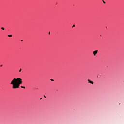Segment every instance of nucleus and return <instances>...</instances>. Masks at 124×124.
<instances>
[{"instance_id":"obj_6","label":"nucleus","mask_w":124,"mask_h":124,"mask_svg":"<svg viewBox=\"0 0 124 124\" xmlns=\"http://www.w3.org/2000/svg\"><path fill=\"white\" fill-rule=\"evenodd\" d=\"M21 71H22V69H20L19 70V72H21Z\"/></svg>"},{"instance_id":"obj_15","label":"nucleus","mask_w":124,"mask_h":124,"mask_svg":"<svg viewBox=\"0 0 124 124\" xmlns=\"http://www.w3.org/2000/svg\"><path fill=\"white\" fill-rule=\"evenodd\" d=\"M21 41H23V40H21Z\"/></svg>"},{"instance_id":"obj_8","label":"nucleus","mask_w":124,"mask_h":124,"mask_svg":"<svg viewBox=\"0 0 124 124\" xmlns=\"http://www.w3.org/2000/svg\"><path fill=\"white\" fill-rule=\"evenodd\" d=\"M1 30H4V27H2L1 28Z\"/></svg>"},{"instance_id":"obj_12","label":"nucleus","mask_w":124,"mask_h":124,"mask_svg":"<svg viewBox=\"0 0 124 124\" xmlns=\"http://www.w3.org/2000/svg\"><path fill=\"white\" fill-rule=\"evenodd\" d=\"M50 32H49L48 34H50Z\"/></svg>"},{"instance_id":"obj_14","label":"nucleus","mask_w":124,"mask_h":124,"mask_svg":"<svg viewBox=\"0 0 124 124\" xmlns=\"http://www.w3.org/2000/svg\"><path fill=\"white\" fill-rule=\"evenodd\" d=\"M40 99H42V98H41Z\"/></svg>"},{"instance_id":"obj_2","label":"nucleus","mask_w":124,"mask_h":124,"mask_svg":"<svg viewBox=\"0 0 124 124\" xmlns=\"http://www.w3.org/2000/svg\"><path fill=\"white\" fill-rule=\"evenodd\" d=\"M88 83H90V84H92V85H93V82L91 81V80L88 79Z\"/></svg>"},{"instance_id":"obj_9","label":"nucleus","mask_w":124,"mask_h":124,"mask_svg":"<svg viewBox=\"0 0 124 124\" xmlns=\"http://www.w3.org/2000/svg\"><path fill=\"white\" fill-rule=\"evenodd\" d=\"M50 80H51V81H54V79H51Z\"/></svg>"},{"instance_id":"obj_5","label":"nucleus","mask_w":124,"mask_h":124,"mask_svg":"<svg viewBox=\"0 0 124 124\" xmlns=\"http://www.w3.org/2000/svg\"><path fill=\"white\" fill-rule=\"evenodd\" d=\"M21 88L22 89H26V87L25 86H21Z\"/></svg>"},{"instance_id":"obj_13","label":"nucleus","mask_w":124,"mask_h":124,"mask_svg":"<svg viewBox=\"0 0 124 124\" xmlns=\"http://www.w3.org/2000/svg\"><path fill=\"white\" fill-rule=\"evenodd\" d=\"M0 66H1H1H2V65H1Z\"/></svg>"},{"instance_id":"obj_7","label":"nucleus","mask_w":124,"mask_h":124,"mask_svg":"<svg viewBox=\"0 0 124 124\" xmlns=\"http://www.w3.org/2000/svg\"><path fill=\"white\" fill-rule=\"evenodd\" d=\"M74 27H75V25H73L72 28H74Z\"/></svg>"},{"instance_id":"obj_3","label":"nucleus","mask_w":124,"mask_h":124,"mask_svg":"<svg viewBox=\"0 0 124 124\" xmlns=\"http://www.w3.org/2000/svg\"><path fill=\"white\" fill-rule=\"evenodd\" d=\"M98 52V50H95L93 51V55L94 56H95L96 55V54H97V52Z\"/></svg>"},{"instance_id":"obj_1","label":"nucleus","mask_w":124,"mask_h":124,"mask_svg":"<svg viewBox=\"0 0 124 124\" xmlns=\"http://www.w3.org/2000/svg\"><path fill=\"white\" fill-rule=\"evenodd\" d=\"M22 83H23V81L21 78H14L11 82V85H13V89H18L20 88V85H21Z\"/></svg>"},{"instance_id":"obj_4","label":"nucleus","mask_w":124,"mask_h":124,"mask_svg":"<svg viewBox=\"0 0 124 124\" xmlns=\"http://www.w3.org/2000/svg\"><path fill=\"white\" fill-rule=\"evenodd\" d=\"M8 37H12V35H8Z\"/></svg>"},{"instance_id":"obj_11","label":"nucleus","mask_w":124,"mask_h":124,"mask_svg":"<svg viewBox=\"0 0 124 124\" xmlns=\"http://www.w3.org/2000/svg\"><path fill=\"white\" fill-rule=\"evenodd\" d=\"M44 97H45V98H46V97L45 96H44Z\"/></svg>"},{"instance_id":"obj_10","label":"nucleus","mask_w":124,"mask_h":124,"mask_svg":"<svg viewBox=\"0 0 124 124\" xmlns=\"http://www.w3.org/2000/svg\"><path fill=\"white\" fill-rule=\"evenodd\" d=\"M103 3H105V2L103 0Z\"/></svg>"}]
</instances>
